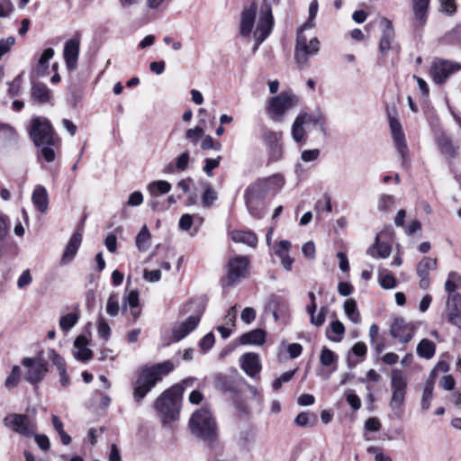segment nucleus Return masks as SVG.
<instances>
[{
  "instance_id": "1",
  "label": "nucleus",
  "mask_w": 461,
  "mask_h": 461,
  "mask_svg": "<svg viewBox=\"0 0 461 461\" xmlns=\"http://www.w3.org/2000/svg\"><path fill=\"white\" fill-rule=\"evenodd\" d=\"M256 18L257 5L255 3H252L241 12L240 23V33L241 36L249 37L253 32L256 41L255 50L267 38L274 25L272 8L267 0H264L260 5L257 26L255 31H253Z\"/></svg>"
},
{
  "instance_id": "2",
  "label": "nucleus",
  "mask_w": 461,
  "mask_h": 461,
  "mask_svg": "<svg viewBox=\"0 0 461 461\" xmlns=\"http://www.w3.org/2000/svg\"><path fill=\"white\" fill-rule=\"evenodd\" d=\"M29 136L39 149L43 158L50 163L56 158V149L59 148L60 139L49 119L34 115L31 119Z\"/></svg>"
},
{
  "instance_id": "3",
  "label": "nucleus",
  "mask_w": 461,
  "mask_h": 461,
  "mask_svg": "<svg viewBox=\"0 0 461 461\" xmlns=\"http://www.w3.org/2000/svg\"><path fill=\"white\" fill-rule=\"evenodd\" d=\"M174 364L167 360L152 366H144L138 371V376L133 386V398L140 402L148 393L168 375L173 369Z\"/></svg>"
},
{
  "instance_id": "4",
  "label": "nucleus",
  "mask_w": 461,
  "mask_h": 461,
  "mask_svg": "<svg viewBox=\"0 0 461 461\" xmlns=\"http://www.w3.org/2000/svg\"><path fill=\"white\" fill-rule=\"evenodd\" d=\"M184 388L181 384H175L163 392L156 400L154 408L161 417L164 423L177 419L179 412V402Z\"/></svg>"
},
{
  "instance_id": "5",
  "label": "nucleus",
  "mask_w": 461,
  "mask_h": 461,
  "mask_svg": "<svg viewBox=\"0 0 461 461\" xmlns=\"http://www.w3.org/2000/svg\"><path fill=\"white\" fill-rule=\"evenodd\" d=\"M191 432L205 442L212 443L217 437V425L209 410L202 408L193 413L189 420Z\"/></svg>"
},
{
  "instance_id": "6",
  "label": "nucleus",
  "mask_w": 461,
  "mask_h": 461,
  "mask_svg": "<svg viewBox=\"0 0 461 461\" xmlns=\"http://www.w3.org/2000/svg\"><path fill=\"white\" fill-rule=\"evenodd\" d=\"M390 386L392 396L389 407L393 411L395 418H401L402 415V407L405 402L407 391V379L402 370H392Z\"/></svg>"
},
{
  "instance_id": "7",
  "label": "nucleus",
  "mask_w": 461,
  "mask_h": 461,
  "mask_svg": "<svg viewBox=\"0 0 461 461\" xmlns=\"http://www.w3.org/2000/svg\"><path fill=\"white\" fill-rule=\"evenodd\" d=\"M298 101V97L292 93H281L269 100L267 113L273 122H281L285 113L295 106Z\"/></svg>"
},
{
  "instance_id": "8",
  "label": "nucleus",
  "mask_w": 461,
  "mask_h": 461,
  "mask_svg": "<svg viewBox=\"0 0 461 461\" xmlns=\"http://www.w3.org/2000/svg\"><path fill=\"white\" fill-rule=\"evenodd\" d=\"M22 364L27 369L24 379L32 384H40L49 372V364L43 358L42 352L35 357H23Z\"/></svg>"
},
{
  "instance_id": "9",
  "label": "nucleus",
  "mask_w": 461,
  "mask_h": 461,
  "mask_svg": "<svg viewBox=\"0 0 461 461\" xmlns=\"http://www.w3.org/2000/svg\"><path fill=\"white\" fill-rule=\"evenodd\" d=\"M267 185L264 181H258L249 186L245 191V203L249 212L256 218L262 216V209L260 207L263 199L267 195Z\"/></svg>"
},
{
  "instance_id": "10",
  "label": "nucleus",
  "mask_w": 461,
  "mask_h": 461,
  "mask_svg": "<svg viewBox=\"0 0 461 461\" xmlns=\"http://www.w3.org/2000/svg\"><path fill=\"white\" fill-rule=\"evenodd\" d=\"M320 50V41L317 38H312L309 41L303 35V31L299 29L296 38L295 46V60L301 66L303 67L308 63V59L311 56L316 55Z\"/></svg>"
},
{
  "instance_id": "11",
  "label": "nucleus",
  "mask_w": 461,
  "mask_h": 461,
  "mask_svg": "<svg viewBox=\"0 0 461 461\" xmlns=\"http://www.w3.org/2000/svg\"><path fill=\"white\" fill-rule=\"evenodd\" d=\"M3 423L5 427L23 437L29 438L36 430L35 423L25 414H9L3 420Z\"/></svg>"
},
{
  "instance_id": "12",
  "label": "nucleus",
  "mask_w": 461,
  "mask_h": 461,
  "mask_svg": "<svg viewBox=\"0 0 461 461\" xmlns=\"http://www.w3.org/2000/svg\"><path fill=\"white\" fill-rule=\"evenodd\" d=\"M396 112L393 114L389 113V126L393 140L394 147L402 158V165L404 166L408 161V147L406 144L405 135L402 128L401 122L395 117Z\"/></svg>"
},
{
  "instance_id": "13",
  "label": "nucleus",
  "mask_w": 461,
  "mask_h": 461,
  "mask_svg": "<svg viewBox=\"0 0 461 461\" xmlns=\"http://www.w3.org/2000/svg\"><path fill=\"white\" fill-rule=\"evenodd\" d=\"M249 259L246 256H237L229 259L227 266V284L232 285L248 276Z\"/></svg>"
},
{
  "instance_id": "14",
  "label": "nucleus",
  "mask_w": 461,
  "mask_h": 461,
  "mask_svg": "<svg viewBox=\"0 0 461 461\" xmlns=\"http://www.w3.org/2000/svg\"><path fill=\"white\" fill-rule=\"evenodd\" d=\"M321 121L320 116H316L307 113H300L294 120L291 134L294 140L300 143L305 140L306 127L310 125H317Z\"/></svg>"
},
{
  "instance_id": "15",
  "label": "nucleus",
  "mask_w": 461,
  "mask_h": 461,
  "mask_svg": "<svg viewBox=\"0 0 461 461\" xmlns=\"http://www.w3.org/2000/svg\"><path fill=\"white\" fill-rule=\"evenodd\" d=\"M415 333V326L402 318L394 319L391 326V335L401 343L411 341Z\"/></svg>"
},
{
  "instance_id": "16",
  "label": "nucleus",
  "mask_w": 461,
  "mask_h": 461,
  "mask_svg": "<svg viewBox=\"0 0 461 461\" xmlns=\"http://www.w3.org/2000/svg\"><path fill=\"white\" fill-rule=\"evenodd\" d=\"M201 321V313L190 315L185 321H179L172 328V339L180 341L198 326Z\"/></svg>"
},
{
  "instance_id": "17",
  "label": "nucleus",
  "mask_w": 461,
  "mask_h": 461,
  "mask_svg": "<svg viewBox=\"0 0 461 461\" xmlns=\"http://www.w3.org/2000/svg\"><path fill=\"white\" fill-rule=\"evenodd\" d=\"M458 69V66L449 61L438 60L434 61L430 74L434 82L440 85L446 81V79L454 72Z\"/></svg>"
},
{
  "instance_id": "18",
  "label": "nucleus",
  "mask_w": 461,
  "mask_h": 461,
  "mask_svg": "<svg viewBox=\"0 0 461 461\" xmlns=\"http://www.w3.org/2000/svg\"><path fill=\"white\" fill-rule=\"evenodd\" d=\"M437 267V259L431 258H423L416 267V273L420 277L419 285L422 290H426L429 287V271L436 269Z\"/></svg>"
},
{
  "instance_id": "19",
  "label": "nucleus",
  "mask_w": 461,
  "mask_h": 461,
  "mask_svg": "<svg viewBox=\"0 0 461 461\" xmlns=\"http://www.w3.org/2000/svg\"><path fill=\"white\" fill-rule=\"evenodd\" d=\"M79 48V39H70L65 43L63 55L66 66L69 70H73L77 67Z\"/></svg>"
},
{
  "instance_id": "20",
  "label": "nucleus",
  "mask_w": 461,
  "mask_h": 461,
  "mask_svg": "<svg viewBox=\"0 0 461 461\" xmlns=\"http://www.w3.org/2000/svg\"><path fill=\"white\" fill-rule=\"evenodd\" d=\"M430 0H411L414 26L421 28L427 22Z\"/></svg>"
},
{
  "instance_id": "21",
  "label": "nucleus",
  "mask_w": 461,
  "mask_h": 461,
  "mask_svg": "<svg viewBox=\"0 0 461 461\" xmlns=\"http://www.w3.org/2000/svg\"><path fill=\"white\" fill-rule=\"evenodd\" d=\"M241 369L250 377H254L261 370L259 357L256 353H246L240 359Z\"/></svg>"
},
{
  "instance_id": "22",
  "label": "nucleus",
  "mask_w": 461,
  "mask_h": 461,
  "mask_svg": "<svg viewBox=\"0 0 461 461\" xmlns=\"http://www.w3.org/2000/svg\"><path fill=\"white\" fill-rule=\"evenodd\" d=\"M48 357L57 366L61 386L68 387L70 384V379L67 374L65 359L55 349L48 350Z\"/></svg>"
},
{
  "instance_id": "23",
  "label": "nucleus",
  "mask_w": 461,
  "mask_h": 461,
  "mask_svg": "<svg viewBox=\"0 0 461 461\" xmlns=\"http://www.w3.org/2000/svg\"><path fill=\"white\" fill-rule=\"evenodd\" d=\"M282 132L267 131L264 134V140L272 149V158L275 160L281 158L283 154V145L281 143Z\"/></svg>"
},
{
  "instance_id": "24",
  "label": "nucleus",
  "mask_w": 461,
  "mask_h": 461,
  "mask_svg": "<svg viewBox=\"0 0 461 461\" xmlns=\"http://www.w3.org/2000/svg\"><path fill=\"white\" fill-rule=\"evenodd\" d=\"M82 242V234L79 231H76L69 239L66 249L63 252L60 264H68L76 256Z\"/></svg>"
},
{
  "instance_id": "25",
  "label": "nucleus",
  "mask_w": 461,
  "mask_h": 461,
  "mask_svg": "<svg viewBox=\"0 0 461 461\" xmlns=\"http://www.w3.org/2000/svg\"><path fill=\"white\" fill-rule=\"evenodd\" d=\"M382 23L384 29L380 39L379 50L381 53L386 54L392 49V43L394 39V30L392 23L388 19L384 18Z\"/></svg>"
},
{
  "instance_id": "26",
  "label": "nucleus",
  "mask_w": 461,
  "mask_h": 461,
  "mask_svg": "<svg viewBox=\"0 0 461 461\" xmlns=\"http://www.w3.org/2000/svg\"><path fill=\"white\" fill-rule=\"evenodd\" d=\"M88 340L84 336H78L74 341V357L79 361H86L92 358L93 352L87 348Z\"/></svg>"
},
{
  "instance_id": "27",
  "label": "nucleus",
  "mask_w": 461,
  "mask_h": 461,
  "mask_svg": "<svg viewBox=\"0 0 461 461\" xmlns=\"http://www.w3.org/2000/svg\"><path fill=\"white\" fill-rule=\"evenodd\" d=\"M32 201L39 212H46L49 207V196L46 188L40 185H37L32 192Z\"/></svg>"
},
{
  "instance_id": "28",
  "label": "nucleus",
  "mask_w": 461,
  "mask_h": 461,
  "mask_svg": "<svg viewBox=\"0 0 461 461\" xmlns=\"http://www.w3.org/2000/svg\"><path fill=\"white\" fill-rule=\"evenodd\" d=\"M392 252L388 243L380 241V235H377L375 243L367 249L366 253L375 258H387Z\"/></svg>"
},
{
  "instance_id": "29",
  "label": "nucleus",
  "mask_w": 461,
  "mask_h": 461,
  "mask_svg": "<svg viewBox=\"0 0 461 461\" xmlns=\"http://www.w3.org/2000/svg\"><path fill=\"white\" fill-rule=\"evenodd\" d=\"M230 238L236 243H243L251 248L258 244L257 235L250 230H233L230 232Z\"/></svg>"
},
{
  "instance_id": "30",
  "label": "nucleus",
  "mask_w": 461,
  "mask_h": 461,
  "mask_svg": "<svg viewBox=\"0 0 461 461\" xmlns=\"http://www.w3.org/2000/svg\"><path fill=\"white\" fill-rule=\"evenodd\" d=\"M240 343L244 345H263L266 341V332L261 329L253 330L249 332L244 333L240 337Z\"/></svg>"
},
{
  "instance_id": "31",
  "label": "nucleus",
  "mask_w": 461,
  "mask_h": 461,
  "mask_svg": "<svg viewBox=\"0 0 461 461\" xmlns=\"http://www.w3.org/2000/svg\"><path fill=\"white\" fill-rule=\"evenodd\" d=\"M32 96L38 103L46 104L50 100L51 93L46 85L35 83L32 87Z\"/></svg>"
},
{
  "instance_id": "32",
  "label": "nucleus",
  "mask_w": 461,
  "mask_h": 461,
  "mask_svg": "<svg viewBox=\"0 0 461 461\" xmlns=\"http://www.w3.org/2000/svg\"><path fill=\"white\" fill-rule=\"evenodd\" d=\"M151 197H158L170 192L171 185L166 180L152 181L147 185Z\"/></svg>"
},
{
  "instance_id": "33",
  "label": "nucleus",
  "mask_w": 461,
  "mask_h": 461,
  "mask_svg": "<svg viewBox=\"0 0 461 461\" xmlns=\"http://www.w3.org/2000/svg\"><path fill=\"white\" fill-rule=\"evenodd\" d=\"M139 293L137 290L131 291L124 298L122 310L124 312L126 310V306L129 305L131 308V314L133 319L136 320L140 314L138 311L139 307Z\"/></svg>"
},
{
  "instance_id": "34",
  "label": "nucleus",
  "mask_w": 461,
  "mask_h": 461,
  "mask_svg": "<svg viewBox=\"0 0 461 461\" xmlns=\"http://www.w3.org/2000/svg\"><path fill=\"white\" fill-rule=\"evenodd\" d=\"M54 53L52 48H48L42 52L35 67V73L38 77L45 75L49 68V61L53 58Z\"/></svg>"
},
{
  "instance_id": "35",
  "label": "nucleus",
  "mask_w": 461,
  "mask_h": 461,
  "mask_svg": "<svg viewBox=\"0 0 461 461\" xmlns=\"http://www.w3.org/2000/svg\"><path fill=\"white\" fill-rule=\"evenodd\" d=\"M434 379L435 371H431L429 374V378L426 381L420 402L421 408L425 411L428 410L430 406V401L432 399L433 394Z\"/></svg>"
},
{
  "instance_id": "36",
  "label": "nucleus",
  "mask_w": 461,
  "mask_h": 461,
  "mask_svg": "<svg viewBox=\"0 0 461 461\" xmlns=\"http://www.w3.org/2000/svg\"><path fill=\"white\" fill-rule=\"evenodd\" d=\"M345 333V327L340 321H333L326 330L327 338L334 342H340Z\"/></svg>"
},
{
  "instance_id": "37",
  "label": "nucleus",
  "mask_w": 461,
  "mask_h": 461,
  "mask_svg": "<svg viewBox=\"0 0 461 461\" xmlns=\"http://www.w3.org/2000/svg\"><path fill=\"white\" fill-rule=\"evenodd\" d=\"M435 343L428 339H423L417 346V354L423 358L430 359L435 355Z\"/></svg>"
},
{
  "instance_id": "38",
  "label": "nucleus",
  "mask_w": 461,
  "mask_h": 461,
  "mask_svg": "<svg viewBox=\"0 0 461 461\" xmlns=\"http://www.w3.org/2000/svg\"><path fill=\"white\" fill-rule=\"evenodd\" d=\"M344 311L348 318L355 324L360 322V314L354 299H348L344 303Z\"/></svg>"
},
{
  "instance_id": "39",
  "label": "nucleus",
  "mask_w": 461,
  "mask_h": 461,
  "mask_svg": "<svg viewBox=\"0 0 461 461\" xmlns=\"http://www.w3.org/2000/svg\"><path fill=\"white\" fill-rule=\"evenodd\" d=\"M203 193L202 194V205L203 207H211L217 200V193L209 183H204Z\"/></svg>"
},
{
  "instance_id": "40",
  "label": "nucleus",
  "mask_w": 461,
  "mask_h": 461,
  "mask_svg": "<svg viewBox=\"0 0 461 461\" xmlns=\"http://www.w3.org/2000/svg\"><path fill=\"white\" fill-rule=\"evenodd\" d=\"M79 312H70L62 316L59 320V327L67 332L70 330L78 321Z\"/></svg>"
},
{
  "instance_id": "41",
  "label": "nucleus",
  "mask_w": 461,
  "mask_h": 461,
  "mask_svg": "<svg viewBox=\"0 0 461 461\" xmlns=\"http://www.w3.org/2000/svg\"><path fill=\"white\" fill-rule=\"evenodd\" d=\"M150 233L146 226H143L136 237V246L140 251H146L149 247Z\"/></svg>"
},
{
  "instance_id": "42",
  "label": "nucleus",
  "mask_w": 461,
  "mask_h": 461,
  "mask_svg": "<svg viewBox=\"0 0 461 461\" xmlns=\"http://www.w3.org/2000/svg\"><path fill=\"white\" fill-rule=\"evenodd\" d=\"M294 423L298 427H312L316 423V417L310 412L302 411L295 417Z\"/></svg>"
},
{
  "instance_id": "43",
  "label": "nucleus",
  "mask_w": 461,
  "mask_h": 461,
  "mask_svg": "<svg viewBox=\"0 0 461 461\" xmlns=\"http://www.w3.org/2000/svg\"><path fill=\"white\" fill-rule=\"evenodd\" d=\"M204 135V131L201 126H195L186 130L185 133V140L194 146H196L200 139Z\"/></svg>"
},
{
  "instance_id": "44",
  "label": "nucleus",
  "mask_w": 461,
  "mask_h": 461,
  "mask_svg": "<svg viewBox=\"0 0 461 461\" xmlns=\"http://www.w3.org/2000/svg\"><path fill=\"white\" fill-rule=\"evenodd\" d=\"M447 321L455 326H459L461 323V313L459 309L455 303L451 304L449 301L447 303Z\"/></svg>"
},
{
  "instance_id": "45",
  "label": "nucleus",
  "mask_w": 461,
  "mask_h": 461,
  "mask_svg": "<svg viewBox=\"0 0 461 461\" xmlns=\"http://www.w3.org/2000/svg\"><path fill=\"white\" fill-rule=\"evenodd\" d=\"M379 283L384 289H393L396 286V280L393 275L389 274L386 269L379 271Z\"/></svg>"
},
{
  "instance_id": "46",
  "label": "nucleus",
  "mask_w": 461,
  "mask_h": 461,
  "mask_svg": "<svg viewBox=\"0 0 461 461\" xmlns=\"http://www.w3.org/2000/svg\"><path fill=\"white\" fill-rule=\"evenodd\" d=\"M20 378L21 368L18 366H14L10 375L6 377L5 381V386L9 390L16 387L20 382Z\"/></svg>"
},
{
  "instance_id": "47",
  "label": "nucleus",
  "mask_w": 461,
  "mask_h": 461,
  "mask_svg": "<svg viewBox=\"0 0 461 461\" xmlns=\"http://www.w3.org/2000/svg\"><path fill=\"white\" fill-rule=\"evenodd\" d=\"M318 1L313 0L309 5V17L308 20L301 26L302 31L312 29L314 26V19L318 13Z\"/></svg>"
},
{
  "instance_id": "48",
  "label": "nucleus",
  "mask_w": 461,
  "mask_h": 461,
  "mask_svg": "<svg viewBox=\"0 0 461 461\" xmlns=\"http://www.w3.org/2000/svg\"><path fill=\"white\" fill-rule=\"evenodd\" d=\"M315 312L316 310H313L312 312H307V313L311 317V323L315 327H321L325 322L328 308L325 306L321 307L318 314H315Z\"/></svg>"
},
{
  "instance_id": "49",
  "label": "nucleus",
  "mask_w": 461,
  "mask_h": 461,
  "mask_svg": "<svg viewBox=\"0 0 461 461\" xmlns=\"http://www.w3.org/2000/svg\"><path fill=\"white\" fill-rule=\"evenodd\" d=\"M337 361L338 356L327 347H323L320 355L321 364L324 366H330Z\"/></svg>"
},
{
  "instance_id": "50",
  "label": "nucleus",
  "mask_w": 461,
  "mask_h": 461,
  "mask_svg": "<svg viewBox=\"0 0 461 461\" xmlns=\"http://www.w3.org/2000/svg\"><path fill=\"white\" fill-rule=\"evenodd\" d=\"M292 244L289 240H284L277 242L274 247L275 254L281 259L289 257Z\"/></svg>"
},
{
  "instance_id": "51",
  "label": "nucleus",
  "mask_w": 461,
  "mask_h": 461,
  "mask_svg": "<svg viewBox=\"0 0 461 461\" xmlns=\"http://www.w3.org/2000/svg\"><path fill=\"white\" fill-rule=\"evenodd\" d=\"M120 312L119 298L116 294H113L109 296L106 303V312L110 316H116Z\"/></svg>"
},
{
  "instance_id": "52",
  "label": "nucleus",
  "mask_w": 461,
  "mask_h": 461,
  "mask_svg": "<svg viewBox=\"0 0 461 461\" xmlns=\"http://www.w3.org/2000/svg\"><path fill=\"white\" fill-rule=\"evenodd\" d=\"M394 203V197L390 194H382L378 202V209L382 212H387Z\"/></svg>"
},
{
  "instance_id": "53",
  "label": "nucleus",
  "mask_w": 461,
  "mask_h": 461,
  "mask_svg": "<svg viewBox=\"0 0 461 461\" xmlns=\"http://www.w3.org/2000/svg\"><path fill=\"white\" fill-rule=\"evenodd\" d=\"M201 148L203 149H215L220 150L221 145L220 142H214L213 139L210 135H205L202 138Z\"/></svg>"
},
{
  "instance_id": "54",
  "label": "nucleus",
  "mask_w": 461,
  "mask_h": 461,
  "mask_svg": "<svg viewBox=\"0 0 461 461\" xmlns=\"http://www.w3.org/2000/svg\"><path fill=\"white\" fill-rule=\"evenodd\" d=\"M32 282V276L31 271L29 269L24 270L17 280V286L19 289H23L24 287L31 285Z\"/></svg>"
},
{
  "instance_id": "55",
  "label": "nucleus",
  "mask_w": 461,
  "mask_h": 461,
  "mask_svg": "<svg viewBox=\"0 0 461 461\" xmlns=\"http://www.w3.org/2000/svg\"><path fill=\"white\" fill-rule=\"evenodd\" d=\"M320 157V149H304L301 153V158L304 162H312L318 159Z\"/></svg>"
},
{
  "instance_id": "56",
  "label": "nucleus",
  "mask_w": 461,
  "mask_h": 461,
  "mask_svg": "<svg viewBox=\"0 0 461 461\" xmlns=\"http://www.w3.org/2000/svg\"><path fill=\"white\" fill-rule=\"evenodd\" d=\"M221 159V156H218L216 158H206L205 159V165L203 167V171L207 174L208 176H212V170L216 168L220 161Z\"/></svg>"
},
{
  "instance_id": "57",
  "label": "nucleus",
  "mask_w": 461,
  "mask_h": 461,
  "mask_svg": "<svg viewBox=\"0 0 461 461\" xmlns=\"http://www.w3.org/2000/svg\"><path fill=\"white\" fill-rule=\"evenodd\" d=\"M143 203V194L140 191L131 193L128 198L127 205L131 207L139 206Z\"/></svg>"
},
{
  "instance_id": "58",
  "label": "nucleus",
  "mask_w": 461,
  "mask_h": 461,
  "mask_svg": "<svg viewBox=\"0 0 461 461\" xmlns=\"http://www.w3.org/2000/svg\"><path fill=\"white\" fill-rule=\"evenodd\" d=\"M14 43L15 39L13 36H10L5 40H0V59L10 50L11 47L14 46Z\"/></svg>"
},
{
  "instance_id": "59",
  "label": "nucleus",
  "mask_w": 461,
  "mask_h": 461,
  "mask_svg": "<svg viewBox=\"0 0 461 461\" xmlns=\"http://www.w3.org/2000/svg\"><path fill=\"white\" fill-rule=\"evenodd\" d=\"M263 181L266 182L267 189L268 188L269 185H274L277 189H280L282 188L285 183V179L281 175H274Z\"/></svg>"
},
{
  "instance_id": "60",
  "label": "nucleus",
  "mask_w": 461,
  "mask_h": 461,
  "mask_svg": "<svg viewBox=\"0 0 461 461\" xmlns=\"http://www.w3.org/2000/svg\"><path fill=\"white\" fill-rule=\"evenodd\" d=\"M367 452L369 454H372L374 455L375 456V461H392V458L387 456V455H384L381 450L380 448L376 447H369L367 448Z\"/></svg>"
},
{
  "instance_id": "61",
  "label": "nucleus",
  "mask_w": 461,
  "mask_h": 461,
  "mask_svg": "<svg viewBox=\"0 0 461 461\" xmlns=\"http://www.w3.org/2000/svg\"><path fill=\"white\" fill-rule=\"evenodd\" d=\"M194 222V217L188 213L183 214L179 220L178 226L183 230H189Z\"/></svg>"
},
{
  "instance_id": "62",
  "label": "nucleus",
  "mask_w": 461,
  "mask_h": 461,
  "mask_svg": "<svg viewBox=\"0 0 461 461\" xmlns=\"http://www.w3.org/2000/svg\"><path fill=\"white\" fill-rule=\"evenodd\" d=\"M189 163V153L183 152L176 158V168L179 171H184Z\"/></svg>"
},
{
  "instance_id": "63",
  "label": "nucleus",
  "mask_w": 461,
  "mask_h": 461,
  "mask_svg": "<svg viewBox=\"0 0 461 461\" xmlns=\"http://www.w3.org/2000/svg\"><path fill=\"white\" fill-rule=\"evenodd\" d=\"M241 320L245 323H251L256 318V311L252 307H246L240 314Z\"/></svg>"
},
{
  "instance_id": "64",
  "label": "nucleus",
  "mask_w": 461,
  "mask_h": 461,
  "mask_svg": "<svg viewBox=\"0 0 461 461\" xmlns=\"http://www.w3.org/2000/svg\"><path fill=\"white\" fill-rule=\"evenodd\" d=\"M215 339L212 333L206 334L200 342V347L203 350L207 351L212 348Z\"/></svg>"
}]
</instances>
